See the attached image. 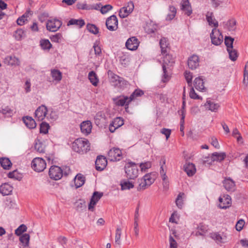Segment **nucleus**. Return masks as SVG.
<instances>
[{
    "label": "nucleus",
    "instance_id": "obj_1",
    "mask_svg": "<svg viewBox=\"0 0 248 248\" xmlns=\"http://www.w3.org/2000/svg\"><path fill=\"white\" fill-rule=\"evenodd\" d=\"M72 148L75 152L83 154L90 150V143L87 139L78 138L73 142Z\"/></svg>",
    "mask_w": 248,
    "mask_h": 248
},
{
    "label": "nucleus",
    "instance_id": "obj_2",
    "mask_svg": "<svg viewBox=\"0 0 248 248\" xmlns=\"http://www.w3.org/2000/svg\"><path fill=\"white\" fill-rule=\"evenodd\" d=\"M156 176L152 173L145 174L142 178L138 180L139 183L137 187L138 191L143 190L150 186L155 181Z\"/></svg>",
    "mask_w": 248,
    "mask_h": 248
},
{
    "label": "nucleus",
    "instance_id": "obj_3",
    "mask_svg": "<svg viewBox=\"0 0 248 248\" xmlns=\"http://www.w3.org/2000/svg\"><path fill=\"white\" fill-rule=\"evenodd\" d=\"M124 170L126 177L128 179H134L138 176L139 169L135 163L128 162L125 164Z\"/></svg>",
    "mask_w": 248,
    "mask_h": 248
},
{
    "label": "nucleus",
    "instance_id": "obj_4",
    "mask_svg": "<svg viewBox=\"0 0 248 248\" xmlns=\"http://www.w3.org/2000/svg\"><path fill=\"white\" fill-rule=\"evenodd\" d=\"M32 168L37 172L43 171L46 168V162L41 157H35L31 162Z\"/></svg>",
    "mask_w": 248,
    "mask_h": 248
},
{
    "label": "nucleus",
    "instance_id": "obj_5",
    "mask_svg": "<svg viewBox=\"0 0 248 248\" xmlns=\"http://www.w3.org/2000/svg\"><path fill=\"white\" fill-rule=\"evenodd\" d=\"M210 37L211 42L214 45L218 46L223 42V35L220 31L216 28L212 30V32L210 34Z\"/></svg>",
    "mask_w": 248,
    "mask_h": 248
},
{
    "label": "nucleus",
    "instance_id": "obj_6",
    "mask_svg": "<svg viewBox=\"0 0 248 248\" xmlns=\"http://www.w3.org/2000/svg\"><path fill=\"white\" fill-rule=\"evenodd\" d=\"M63 172L61 168L57 166H51L49 169V175L51 179L60 180L62 176Z\"/></svg>",
    "mask_w": 248,
    "mask_h": 248
},
{
    "label": "nucleus",
    "instance_id": "obj_7",
    "mask_svg": "<svg viewBox=\"0 0 248 248\" xmlns=\"http://www.w3.org/2000/svg\"><path fill=\"white\" fill-rule=\"evenodd\" d=\"M62 25L61 20L57 19H53L48 20L46 24V27L47 30L55 32L57 31Z\"/></svg>",
    "mask_w": 248,
    "mask_h": 248
},
{
    "label": "nucleus",
    "instance_id": "obj_8",
    "mask_svg": "<svg viewBox=\"0 0 248 248\" xmlns=\"http://www.w3.org/2000/svg\"><path fill=\"white\" fill-rule=\"evenodd\" d=\"M118 19L115 15L108 17L106 21L107 29L110 31H115L118 29Z\"/></svg>",
    "mask_w": 248,
    "mask_h": 248
},
{
    "label": "nucleus",
    "instance_id": "obj_9",
    "mask_svg": "<svg viewBox=\"0 0 248 248\" xmlns=\"http://www.w3.org/2000/svg\"><path fill=\"white\" fill-rule=\"evenodd\" d=\"M122 155L121 150L118 148H113L108 152V158L111 161H116L120 160Z\"/></svg>",
    "mask_w": 248,
    "mask_h": 248
},
{
    "label": "nucleus",
    "instance_id": "obj_10",
    "mask_svg": "<svg viewBox=\"0 0 248 248\" xmlns=\"http://www.w3.org/2000/svg\"><path fill=\"white\" fill-rule=\"evenodd\" d=\"M134 8L133 3L132 2H129L126 6L123 7L120 9L119 13V16L122 18L127 17L132 12Z\"/></svg>",
    "mask_w": 248,
    "mask_h": 248
},
{
    "label": "nucleus",
    "instance_id": "obj_11",
    "mask_svg": "<svg viewBox=\"0 0 248 248\" xmlns=\"http://www.w3.org/2000/svg\"><path fill=\"white\" fill-rule=\"evenodd\" d=\"M103 193L102 192H99L97 191H95L93 192L88 206V209L89 210L92 211H93L94 206L96 205L98 201L103 196Z\"/></svg>",
    "mask_w": 248,
    "mask_h": 248
},
{
    "label": "nucleus",
    "instance_id": "obj_12",
    "mask_svg": "<svg viewBox=\"0 0 248 248\" xmlns=\"http://www.w3.org/2000/svg\"><path fill=\"white\" fill-rule=\"evenodd\" d=\"M139 41L136 37H131L128 38L125 43L126 48L130 50H136L139 45Z\"/></svg>",
    "mask_w": 248,
    "mask_h": 248
},
{
    "label": "nucleus",
    "instance_id": "obj_13",
    "mask_svg": "<svg viewBox=\"0 0 248 248\" xmlns=\"http://www.w3.org/2000/svg\"><path fill=\"white\" fill-rule=\"evenodd\" d=\"M203 107L206 110H210L212 112H217L219 108L220 105L209 98L207 99L206 102L203 105Z\"/></svg>",
    "mask_w": 248,
    "mask_h": 248
},
{
    "label": "nucleus",
    "instance_id": "obj_14",
    "mask_svg": "<svg viewBox=\"0 0 248 248\" xmlns=\"http://www.w3.org/2000/svg\"><path fill=\"white\" fill-rule=\"evenodd\" d=\"M200 60L196 55L190 56L187 60V65L191 70L196 69L199 66Z\"/></svg>",
    "mask_w": 248,
    "mask_h": 248
},
{
    "label": "nucleus",
    "instance_id": "obj_15",
    "mask_svg": "<svg viewBox=\"0 0 248 248\" xmlns=\"http://www.w3.org/2000/svg\"><path fill=\"white\" fill-rule=\"evenodd\" d=\"M124 124V120L120 117L115 118L109 125V130L111 133H113L116 129Z\"/></svg>",
    "mask_w": 248,
    "mask_h": 248
},
{
    "label": "nucleus",
    "instance_id": "obj_16",
    "mask_svg": "<svg viewBox=\"0 0 248 248\" xmlns=\"http://www.w3.org/2000/svg\"><path fill=\"white\" fill-rule=\"evenodd\" d=\"M218 200L219 202V207L221 209H226L231 204V198L228 195L220 196Z\"/></svg>",
    "mask_w": 248,
    "mask_h": 248
},
{
    "label": "nucleus",
    "instance_id": "obj_17",
    "mask_svg": "<svg viewBox=\"0 0 248 248\" xmlns=\"http://www.w3.org/2000/svg\"><path fill=\"white\" fill-rule=\"evenodd\" d=\"M96 170L98 171L103 170L107 165V160L103 156H99L97 157L95 162Z\"/></svg>",
    "mask_w": 248,
    "mask_h": 248
},
{
    "label": "nucleus",
    "instance_id": "obj_18",
    "mask_svg": "<svg viewBox=\"0 0 248 248\" xmlns=\"http://www.w3.org/2000/svg\"><path fill=\"white\" fill-rule=\"evenodd\" d=\"M224 188L228 191L233 192L235 189V182L230 178H226L223 182Z\"/></svg>",
    "mask_w": 248,
    "mask_h": 248
},
{
    "label": "nucleus",
    "instance_id": "obj_19",
    "mask_svg": "<svg viewBox=\"0 0 248 248\" xmlns=\"http://www.w3.org/2000/svg\"><path fill=\"white\" fill-rule=\"evenodd\" d=\"M47 111L46 107L44 105L40 106L35 111V116L38 119V120H43L46 116Z\"/></svg>",
    "mask_w": 248,
    "mask_h": 248
},
{
    "label": "nucleus",
    "instance_id": "obj_20",
    "mask_svg": "<svg viewBox=\"0 0 248 248\" xmlns=\"http://www.w3.org/2000/svg\"><path fill=\"white\" fill-rule=\"evenodd\" d=\"M92 124L90 121L83 122L80 124V129L81 132L85 135H88L92 131Z\"/></svg>",
    "mask_w": 248,
    "mask_h": 248
},
{
    "label": "nucleus",
    "instance_id": "obj_21",
    "mask_svg": "<svg viewBox=\"0 0 248 248\" xmlns=\"http://www.w3.org/2000/svg\"><path fill=\"white\" fill-rule=\"evenodd\" d=\"M184 169L188 176H193L196 171L195 165L191 163H186L184 166Z\"/></svg>",
    "mask_w": 248,
    "mask_h": 248
},
{
    "label": "nucleus",
    "instance_id": "obj_22",
    "mask_svg": "<svg viewBox=\"0 0 248 248\" xmlns=\"http://www.w3.org/2000/svg\"><path fill=\"white\" fill-rule=\"evenodd\" d=\"M194 85L196 90L203 91L205 89L202 77L196 78L194 81Z\"/></svg>",
    "mask_w": 248,
    "mask_h": 248
},
{
    "label": "nucleus",
    "instance_id": "obj_23",
    "mask_svg": "<svg viewBox=\"0 0 248 248\" xmlns=\"http://www.w3.org/2000/svg\"><path fill=\"white\" fill-rule=\"evenodd\" d=\"M4 62L8 65L11 66L18 65L20 64L19 59L15 56H8L5 57L4 59Z\"/></svg>",
    "mask_w": 248,
    "mask_h": 248
},
{
    "label": "nucleus",
    "instance_id": "obj_24",
    "mask_svg": "<svg viewBox=\"0 0 248 248\" xmlns=\"http://www.w3.org/2000/svg\"><path fill=\"white\" fill-rule=\"evenodd\" d=\"M170 57V55H166V57L164 59V63L162 65V69L163 71V75L162 77V81L163 82H166L169 80V77L167 74V68L165 65V64L167 63V62L168 59Z\"/></svg>",
    "mask_w": 248,
    "mask_h": 248
},
{
    "label": "nucleus",
    "instance_id": "obj_25",
    "mask_svg": "<svg viewBox=\"0 0 248 248\" xmlns=\"http://www.w3.org/2000/svg\"><path fill=\"white\" fill-rule=\"evenodd\" d=\"M181 9L186 12V14L189 16L192 13V9L188 0H182L181 2Z\"/></svg>",
    "mask_w": 248,
    "mask_h": 248
},
{
    "label": "nucleus",
    "instance_id": "obj_26",
    "mask_svg": "<svg viewBox=\"0 0 248 248\" xmlns=\"http://www.w3.org/2000/svg\"><path fill=\"white\" fill-rule=\"evenodd\" d=\"M13 190V187L10 185L5 183L0 186V192L3 195L10 194Z\"/></svg>",
    "mask_w": 248,
    "mask_h": 248
},
{
    "label": "nucleus",
    "instance_id": "obj_27",
    "mask_svg": "<svg viewBox=\"0 0 248 248\" xmlns=\"http://www.w3.org/2000/svg\"><path fill=\"white\" fill-rule=\"evenodd\" d=\"M207 22L210 26H214L216 28L218 27V22L213 17V13L212 12H208L206 15Z\"/></svg>",
    "mask_w": 248,
    "mask_h": 248
},
{
    "label": "nucleus",
    "instance_id": "obj_28",
    "mask_svg": "<svg viewBox=\"0 0 248 248\" xmlns=\"http://www.w3.org/2000/svg\"><path fill=\"white\" fill-rule=\"evenodd\" d=\"M30 236L28 233H24L21 235L19 238L20 244H22L23 248H28Z\"/></svg>",
    "mask_w": 248,
    "mask_h": 248
},
{
    "label": "nucleus",
    "instance_id": "obj_29",
    "mask_svg": "<svg viewBox=\"0 0 248 248\" xmlns=\"http://www.w3.org/2000/svg\"><path fill=\"white\" fill-rule=\"evenodd\" d=\"M23 121L26 125L30 129L34 128L36 126V124L31 117L26 116L23 118Z\"/></svg>",
    "mask_w": 248,
    "mask_h": 248
},
{
    "label": "nucleus",
    "instance_id": "obj_30",
    "mask_svg": "<svg viewBox=\"0 0 248 248\" xmlns=\"http://www.w3.org/2000/svg\"><path fill=\"white\" fill-rule=\"evenodd\" d=\"M85 178L80 173L78 174L74 179L75 186L77 188L81 186L85 183Z\"/></svg>",
    "mask_w": 248,
    "mask_h": 248
},
{
    "label": "nucleus",
    "instance_id": "obj_31",
    "mask_svg": "<svg viewBox=\"0 0 248 248\" xmlns=\"http://www.w3.org/2000/svg\"><path fill=\"white\" fill-rule=\"evenodd\" d=\"M88 78L91 83L94 86H97L99 82V79L96 74L93 71L90 72L88 74Z\"/></svg>",
    "mask_w": 248,
    "mask_h": 248
},
{
    "label": "nucleus",
    "instance_id": "obj_32",
    "mask_svg": "<svg viewBox=\"0 0 248 248\" xmlns=\"http://www.w3.org/2000/svg\"><path fill=\"white\" fill-rule=\"evenodd\" d=\"M226 156V155L224 153H218L217 152H215L213 153L211 155V159H212V161H221L224 159Z\"/></svg>",
    "mask_w": 248,
    "mask_h": 248
},
{
    "label": "nucleus",
    "instance_id": "obj_33",
    "mask_svg": "<svg viewBox=\"0 0 248 248\" xmlns=\"http://www.w3.org/2000/svg\"><path fill=\"white\" fill-rule=\"evenodd\" d=\"M129 100V97L127 96H124L122 97H119L114 99L115 104L117 106H124V105H128L130 102H128Z\"/></svg>",
    "mask_w": 248,
    "mask_h": 248
},
{
    "label": "nucleus",
    "instance_id": "obj_34",
    "mask_svg": "<svg viewBox=\"0 0 248 248\" xmlns=\"http://www.w3.org/2000/svg\"><path fill=\"white\" fill-rule=\"evenodd\" d=\"M13 109L7 106H2L0 108V112L7 117H11L13 114Z\"/></svg>",
    "mask_w": 248,
    "mask_h": 248
},
{
    "label": "nucleus",
    "instance_id": "obj_35",
    "mask_svg": "<svg viewBox=\"0 0 248 248\" xmlns=\"http://www.w3.org/2000/svg\"><path fill=\"white\" fill-rule=\"evenodd\" d=\"M0 163L1 167L5 170H9L12 164L8 158L2 157L0 158Z\"/></svg>",
    "mask_w": 248,
    "mask_h": 248
},
{
    "label": "nucleus",
    "instance_id": "obj_36",
    "mask_svg": "<svg viewBox=\"0 0 248 248\" xmlns=\"http://www.w3.org/2000/svg\"><path fill=\"white\" fill-rule=\"evenodd\" d=\"M207 231L206 228L205 226L200 224L197 228V231L194 232H193L192 234L198 236H203Z\"/></svg>",
    "mask_w": 248,
    "mask_h": 248
},
{
    "label": "nucleus",
    "instance_id": "obj_37",
    "mask_svg": "<svg viewBox=\"0 0 248 248\" xmlns=\"http://www.w3.org/2000/svg\"><path fill=\"white\" fill-rule=\"evenodd\" d=\"M85 25V22L84 20L80 19H71L68 22L67 25H77L79 28H81Z\"/></svg>",
    "mask_w": 248,
    "mask_h": 248
},
{
    "label": "nucleus",
    "instance_id": "obj_38",
    "mask_svg": "<svg viewBox=\"0 0 248 248\" xmlns=\"http://www.w3.org/2000/svg\"><path fill=\"white\" fill-rule=\"evenodd\" d=\"M210 237L215 240L217 243H224L226 241V238L223 237L217 232H213L210 234Z\"/></svg>",
    "mask_w": 248,
    "mask_h": 248
},
{
    "label": "nucleus",
    "instance_id": "obj_39",
    "mask_svg": "<svg viewBox=\"0 0 248 248\" xmlns=\"http://www.w3.org/2000/svg\"><path fill=\"white\" fill-rule=\"evenodd\" d=\"M159 44L162 54H166L167 52V48L168 46V41L166 38H162L160 39Z\"/></svg>",
    "mask_w": 248,
    "mask_h": 248
},
{
    "label": "nucleus",
    "instance_id": "obj_40",
    "mask_svg": "<svg viewBox=\"0 0 248 248\" xmlns=\"http://www.w3.org/2000/svg\"><path fill=\"white\" fill-rule=\"evenodd\" d=\"M122 234V229L120 227H117L115 236V244L118 246H120L121 244V237Z\"/></svg>",
    "mask_w": 248,
    "mask_h": 248
},
{
    "label": "nucleus",
    "instance_id": "obj_41",
    "mask_svg": "<svg viewBox=\"0 0 248 248\" xmlns=\"http://www.w3.org/2000/svg\"><path fill=\"white\" fill-rule=\"evenodd\" d=\"M51 75L54 80L60 81L62 78V73L58 70L52 69L51 71Z\"/></svg>",
    "mask_w": 248,
    "mask_h": 248
},
{
    "label": "nucleus",
    "instance_id": "obj_42",
    "mask_svg": "<svg viewBox=\"0 0 248 248\" xmlns=\"http://www.w3.org/2000/svg\"><path fill=\"white\" fill-rule=\"evenodd\" d=\"M10 178H14L16 180L20 181L22 178V174L19 173L17 170H15L12 172H10L8 175Z\"/></svg>",
    "mask_w": 248,
    "mask_h": 248
},
{
    "label": "nucleus",
    "instance_id": "obj_43",
    "mask_svg": "<svg viewBox=\"0 0 248 248\" xmlns=\"http://www.w3.org/2000/svg\"><path fill=\"white\" fill-rule=\"evenodd\" d=\"M144 94L143 91L140 89H136L135 91L130 95L129 97V100L128 102H130L131 101L134 100L137 97L140 96Z\"/></svg>",
    "mask_w": 248,
    "mask_h": 248
},
{
    "label": "nucleus",
    "instance_id": "obj_44",
    "mask_svg": "<svg viewBox=\"0 0 248 248\" xmlns=\"http://www.w3.org/2000/svg\"><path fill=\"white\" fill-rule=\"evenodd\" d=\"M34 148L35 150L39 153H42L45 152V146L44 144L39 140L35 142Z\"/></svg>",
    "mask_w": 248,
    "mask_h": 248
},
{
    "label": "nucleus",
    "instance_id": "obj_45",
    "mask_svg": "<svg viewBox=\"0 0 248 248\" xmlns=\"http://www.w3.org/2000/svg\"><path fill=\"white\" fill-rule=\"evenodd\" d=\"M225 44L227 46V50H229L231 48H233V42L234 39L230 36H226L225 37Z\"/></svg>",
    "mask_w": 248,
    "mask_h": 248
},
{
    "label": "nucleus",
    "instance_id": "obj_46",
    "mask_svg": "<svg viewBox=\"0 0 248 248\" xmlns=\"http://www.w3.org/2000/svg\"><path fill=\"white\" fill-rule=\"evenodd\" d=\"M40 46L43 49L49 50L52 47V45L47 39L41 40Z\"/></svg>",
    "mask_w": 248,
    "mask_h": 248
},
{
    "label": "nucleus",
    "instance_id": "obj_47",
    "mask_svg": "<svg viewBox=\"0 0 248 248\" xmlns=\"http://www.w3.org/2000/svg\"><path fill=\"white\" fill-rule=\"evenodd\" d=\"M121 189L122 190H126L132 188L134 187V185L132 182L128 181H125L121 183Z\"/></svg>",
    "mask_w": 248,
    "mask_h": 248
},
{
    "label": "nucleus",
    "instance_id": "obj_48",
    "mask_svg": "<svg viewBox=\"0 0 248 248\" xmlns=\"http://www.w3.org/2000/svg\"><path fill=\"white\" fill-rule=\"evenodd\" d=\"M139 166L140 168L141 171L146 172L148 169L151 167L152 164L151 162L147 161L144 163H140Z\"/></svg>",
    "mask_w": 248,
    "mask_h": 248
},
{
    "label": "nucleus",
    "instance_id": "obj_49",
    "mask_svg": "<svg viewBox=\"0 0 248 248\" xmlns=\"http://www.w3.org/2000/svg\"><path fill=\"white\" fill-rule=\"evenodd\" d=\"M27 228L24 224L20 225L16 230L15 234L18 236L22 234V233L27 231Z\"/></svg>",
    "mask_w": 248,
    "mask_h": 248
},
{
    "label": "nucleus",
    "instance_id": "obj_50",
    "mask_svg": "<svg viewBox=\"0 0 248 248\" xmlns=\"http://www.w3.org/2000/svg\"><path fill=\"white\" fill-rule=\"evenodd\" d=\"M49 128V125L47 123L43 122L40 124V132L46 134L47 133Z\"/></svg>",
    "mask_w": 248,
    "mask_h": 248
},
{
    "label": "nucleus",
    "instance_id": "obj_51",
    "mask_svg": "<svg viewBox=\"0 0 248 248\" xmlns=\"http://www.w3.org/2000/svg\"><path fill=\"white\" fill-rule=\"evenodd\" d=\"M87 29L89 31L94 34H96L98 33V29L93 24H88L87 25Z\"/></svg>",
    "mask_w": 248,
    "mask_h": 248
},
{
    "label": "nucleus",
    "instance_id": "obj_52",
    "mask_svg": "<svg viewBox=\"0 0 248 248\" xmlns=\"http://www.w3.org/2000/svg\"><path fill=\"white\" fill-rule=\"evenodd\" d=\"M183 195H184V193H179L176 199V201H175L176 205L180 209H181L183 207V202L182 196Z\"/></svg>",
    "mask_w": 248,
    "mask_h": 248
},
{
    "label": "nucleus",
    "instance_id": "obj_53",
    "mask_svg": "<svg viewBox=\"0 0 248 248\" xmlns=\"http://www.w3.org/2000/svg\"><path fill=\"white\" fill-rule=\"evenodd\" d=\"M185 77L189 86H192V74L189 71H186L185 72Z\"/></svg>",
    "mask_w": 248,
    "mask_h": 248
},
{
    "label": "nucleus",
    "instance_id": "obj_54",
    "mask_svg": "<svg viewBox=\"0 0 248 248\" xmlns=\"http://www.w3.org/2000/svg\"><path fill=\"white\" fill-rule=\"evenodd\" d=\"M227 51L229 54L230 59L232 61H235L238 57L237 51L235 49H233V48Z\"/></svg>",
    "mask_w": 248,
    "mask_h": 248
},
{
    "label": "nucleus",
    "instance_id": "obj_55",
    "mask_svg": "<svg viewBox=\"0 0 248 248\" xmlns=\"http://www.w3.org/2000/svg\"><path fill=\"white\" fill-rule=\"evenodd\" d=\"M104 117H105V115L102 112H101V111L98 112L96 114V115L94 117V120H95V124L97 125H99L100 124V120L101 119H104Z\"/></svg>",
    "mask_w": 248,
    "mask_h": 248
},
{
    "label": "nucleus",
    "instance_id": "obj_56",
    "mask_svg": "<svg viewBox=\"0 0 248 248\" xmlns=\"http://www.w3.org/2000/svg\"><path fill=\"white\" fill-rule=\"evenodd\" d=\"M243 82L245 84H247L248 83V61L246 62L245 67Z\"/></svg>",
    "mask_w": 248,
    "mask_h": 248
},
{
    "label": "nucleus",
    "instance_id": "obj_57",
    "mask_svg": "<svg viewBox=\"0 0 248 248\" xmlns=\"http://www.w3.org/2000/svg\"><path fill=\"white\" fill-rule=\"evenodd\" d=\"M169 10H170V13L168 14V18H169L170 19H172L174 17V16L176 15V9L174 6H170L169 7Z\"/></svg>",
    "mask_w": 248,
    "mask_h": 248
},
{
    "label": "nucleus",
    "instance_id": "obj_58",
    "mask_svg": "<svg viewBox=\"0 0 248 248\" xmlns=\"http://www.w3.org/2000/svg\"><path fill=\"white\" fill-rule=\"evenodd\" d=\"M191 87V88L189 92V96L190 98L194 99H202V98L195 93L193 88L192 86Z\"/></svg>",
    "mask_w": 248,
    "mask_h": 248
},
{
    "label": "nucleus",
    "instance_id": "obj_59",
    "mask_svg": "<svg viewBox=\"0 0 248 248\" xmlns=\"http://www.w3.org/2000/svg\"><path fill=\"white\" fill-rule=\"evenodd\" d=\"M112 9V6L109 4H107L102 6L100 9V12L102 14H105Z\"/></svg>",
    "mask_w": 248,
    "mask_h": 248
},
{
    "label": "nucleus",
    "instance_id": "obj_60",
    "mask_svg": "<svg viewBox=\"0 0 248 248\" xmlns=\"http://www.w3.org/2000/svg\"><path fill=\"white\" fill-rule=\"evenodd\" d=\"M117 84L119 87L123 88L128 85V82L126 80H124L123 78H121L120 79H119Z\"/></svg>",
    "mask_w": 248,
    "mask_h": 248
},
{
    "label": "nucleus",
    "instance_id": "obj_61",
    "mask_svg": "<svg viewBox=\"0 0 248 248\" xmlns=\"http://www.w3.org/2000/svg\"><path fill=\"white\" fill-rule=\"evenodd\" d=\"M77 8L82 10H91L90 5H87L85 3H78L77 4Z\"/></svg>",
    "mask_w": 248,
    "mask_h": 248
},
{
    "label": "nucleus",
    "instance_id": "obj_62",
    "mask_svg": "<svg viewBox=\"0 0 248 248\" xmlns=\"http://www.w3.org/2000/svg\"><path fill=\"white\" fill-rule=\"evenodd\" d=\"M169 242L170 248H177V244L171 235L169 236Z\"/></svg>",
    "mask_w": 248,
    "mask_h": 248
},
{
    "label": "nucleus",
    "instance_id": "obj_63",
    "mask_svg": "<svg viewBox=\"0 0 248 248\" xmlns=\"http://www.w3.org/2000/svg\"><path fill=\"white\" fill-rule=\"evenodd\" d=\"M165 163H166L165 158L164 157L161 158L160 162V165L161 166H160V175L166 174V171L164 169V165H165Z\"/></svg>",
    "mask_w": 248,
    "mask_h": 248
},
{
    "label": "nucleus",
    "instance_id": "obj_64",
    "mask_svg": "<svg viewBox=\"0 0 248 248\" xmlns=\"http://www.w3.org/2000/svg\"><path fill=\"white\" fill-rule=\"evenodd\" d=\"M26 21H27V17L25 15H23L17 18L16 22L18 25L22 26L25 24Z\"/></svg>",
    "mask_w": 248,
    "mask_h": 248
}]
</instances>
